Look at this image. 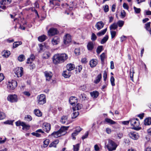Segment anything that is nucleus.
Masks as SVG:
<instances>
[{
	"mask_svg": "<svg viewBox=\"0 0 151 151\" xmlns=\"http://www.w3.org/2000/svg\"><path fill=\"white\" fill-rule=\"evenodd\" d=\"M60 38L57 36H55L52 40V42L53 45H57L59 42Z\"/></svg>",
	"mask_w": 151,
	"mask_h": 151,
	"instance_id": "f3484780",
	"label": "nucleus"
},
{
	"mask_svg": "<svg viewBox=\"0 0 151 151\" xmlns=\"http://www.w3.org/2000/svg\"><path fill=\"white\" fill-rule=\"evenodd\" d=\"M118 27L117 24L116 23H114L112 24L110 26V29L115 30Z\"/></svg>",
	"mask_w": 151,
	"mask_h": 151,
	"instance_id": "f704fd0d",
	"label": "nucleus"
},
{
	"mask_svg": "<svg viewBox=\"0 0 151 151\" xmlns=\"http://www.w3.org/2000/svg\"><path fill=\"white\" fill-rule=\"evenodd\" d=\"M50 142V140L48 139H45L43 142V147H47L49 145Z\"/></svg>",
	"mask_w": 151,
	"mask_h": 151,
	"instance_id": "a19ab883",
	"label": "nucleus"
},
{
	"mask_svg": "<svg viewBox=\"0 0 151 151\" xmlns=\"http://www.w3.org/2000/svg\"><path fill=\"white\" fill-rule=\"evenodd\" d=\"M66 68L67 70L70 71L74 69L75 66L73 64L69 63L66 65Z\"/></svg>",
	"mask_w": 151,
	"mask_h": 151,
	"instance_id": "aec40b11",
	"label": "nucleus"
},
{
	"mask_svg": "<svg viewBox=\"0 0 151 151\" xmlns=\"http://www.w3.org/2000/svg\"><path fill=\"white\" fill-rule=\"evenodd\" d=\"M22 44V42L21 41L15 42L13 44V48H15L18 47L19 45Z\"/></svg>",
	"mask_w": 151,
	"mask_h": 151,
	"instance_id": "c9c22d12",
	"label": "nucleus"
},
{
	"mask_svg": "<svg viewBox=\"0 0 151 151\" xmlns=\"http://www.w3.org/2000/svg\"><path fill=\"white\" fill-rule=\"evenodd\" d=\"M59 141L58 139H56L52 142L49 145L50 147H56V145L59 143Z\"/></svg>",
	"mask_w": 151,
	"mask_h": 151,
	"instance_id": "c85d7f7f",
	"label": "nucleus"
},
{
	"mask_svg": "<svg viewBox=\"0 0 151 151\" xmlns=\"http://www.w3.org/2000/svg\"><path fill=\"white\" fill-rule=\"evenodd\" d=\"M10 54V52L9 51H6L4 52V53L3 55L4 57L8 58Z\"/></svg>",
	"mask_w": 151,
	"mask_h": 151,
	"instance_id": "49530a36",
	"label": "nucleus"
},
{
	"mask_svg": "<svg viewBox=\"0 0 151 151\" xmlns=\"http://www.w3.org/2000/svg\"><path fill=\"white\" fill-rule=\"evenodd\" d=\"M126 15V13L124 10L122 11L121 12V17L122 18L124 17Z\"/></svg>",
	"mask_w": 151,
	"mask_h": 151,
	"instance_id": "13d9d810",
	"label": "nucleus"
},
{
	"mask_svg": "<svg viewBox=\"0 0 151 151\" xmlns=\"http://www.w3.org/2000/svg\"><path fill=\"white\" fill-rule=\"evenodd\" d=\"M130 121L131 126H133L132 129L137 131L141 129V127H139L140 123L139 121L137 118H133L130 119Z\"/></svg>",
	"mask_w": 151,
	"mask_h": 151,
	"instance_id": "f03ea898",
	"label": "nucleus"
},
{
	"mask_svg": "<svg viewBox=\"0 0 151 151\" xmlns=\"http://www.w3.org/2000/svg\"><path fill=\"white\" fill-rule=\"evenodd\" d=\"M105 121L107 123L111 124H115L116 123V122L112 119L108 118H106L105 119Z\"/></svg>",
	"mask_w": 151,
	"mask_h": 151,
	"instance_id": "2f4dec72",
	"label": "nucleus"
},
{
	"mask_svg": "<svg viewBox=\"0 0 151 151\" xmlns=\"http://www.w3.org/2000/svg\"><path fill=\"white\" fill-rule=\"evenodd\" d=\"M51 135L54 137L57 138L60 136H61V133H60L58 131L56 132H53L51 134Z\"/></svg>",
	"mask_w": 151,
	"mask_h": 151,
	"instance_id": "5701e85b",
	"label": "nucleus"
},
{
	"mask_svg": "<svg viewBox=\"0 0 151 151\" xmlns=\"http://www.w3.org/2000/svg\"><path fill=\"white\" fill-rule=\"evenodd\" d=\"M104 24L102 21H99L96 23L95 27L96 29L99 30L102 29L104 27Z\"/></svg>",
	"mask_w": 151,
	"mask_h": 151,
	"instance_id": "dca6fc26",
	"label": "nucleus"
},
{
	"mask_svg": "<svg viewBox=\"0 0 151 151\" xmlns=\"http://www.w3.org/2000/svg\"><path fill=\"white\" fill-rule=\"evenodd\" d=\"M129 135L130 138L134 140L137 139L139 137L138 134L135 132H131Z\"/></svg>",
	"mask_w": 151,
	"mask_h": 151,
	"instance_id": "9d476101",
	"label": "nucleus"
},
{
	"mask_svg": "<svg viewBox=\"0 0 151 151\" xmlns=\"http://www.w3.org/2000/svg\"><path fill=\"white\" fill-rule=\"evenodd\" d=\"M150 23L151 22H147V23L145 24V28L147 30H148L151 29L150 28Z\"/></svg>",
	"mask_w": 151,
	"mask_h": 151,
	"instance_id": "6e6d98bb",
	"label": "nucleus"
},
{
	"mask_svg": "<svg viewBox=\"0 0 151 151\" xmlns=\"http://www.w3.org/2000/svg\"><path fill=\"white\" fill-rule=\"evenodd\" d=\"M109 37L108 35H106L101 40V43L103 44L105 43L108 39Z\"/></svg>",
	"mask_w": 151,
	"mask_h": 151,
	"instance_id": "e433bc0d",
	"label": "nucleus"
},
{
	"mask_svg": "<svg viewBox=\"0 0 151 151\" xmlns=\"http://www.w3.org/2000/svg\"><path fill=\"white\" fill-rule=\"evenodd\" d=\"M144 124L145 125H149L151 124V118L148 117L144 120Z\"/></svg>",
	"mask_w": 151,
	"mask_h": 151,
	"instance_id": "393cba45",
	"label": "nucleus"
},
{
	"mask_svg": "<svg viewBox=\"0 0 151 151\" xmlns=\"http://www.w3.org/2000/svg\"><path fill=\"white\" fill-rule=\"evenodd\" d=\"M107 28H106L100 32H98L97 34V35L98 36L100 37L104 35L107 31Z\"/></svg>",
	"mask_w": 151,
	"mask_h": 151,
	"instance_id": "72a5a7b5",
	"label": "nucleus"
},
{
	"mask_svg": "<svg viewBox=\"0 0 151 151\" xmlns=\"http://www.w3.org/2000/svg\"><path fill=\"white\" fill-rule=\"evenodd\" d=\"M50 55L51 54L50 52H45L43 54L42 57L43 59H47L50 57Z\"/></svg>",
	"mask_w": 151,
	"mask_h": 151,
	"instance_id": "4be33fe9",
	"label": "nucleus"
},
{
	"mask_svg": "<svg viewBox=\"0 0 151 151\" xmlns=\"http://www.w3.org/2000/svg\"><path fill=\"white\" fill-rule=\"evenodd\" d=\"M115 79L113 76H111L110 78V82L112 86H115V84L114 83Z\"/></svg>",
	"mask_w": 151,
	"mask_h": 151,
	"instance_id": "09e8293b",
	"label": "nucleus"
},
{
	"mask_svg": "<svg viewBox=\"0 0 151 151\" xmlns=\"http://www.w3.org/2000/svg\"><path fill=\"white\" fill-rule=\"evenodd\" d=\"M44 74L46 78V81H49L51 79L52 76V73L46 71L44 72Z\"/></svg>",
	"mask_w": 151,
	"mask_h": 151,
	"instance_id": "2eb2a0df",
	"label": "nucleus"
},
{
	"mask_svg": "<svg viewBox=\"0 0 151 151\" xmlns=\"http://www.w3.org/2000/svg\"><path fill=\"white\" fill-rule=\"evenodd\" d=\"M25 119L27 121H30L32 120V117L31 116L28 115L25 117Z\"/></svg>",
	"mask_w": 151,
	"mask_h": 151,
	"instance_id": "bf43d9fd",
	"label": "nucleus"
},
{
	"mask_svg": "<svg viewBox=\"0 0 151 151\" xmlns=\"http://www.w3.org/2000/svg\"><path fill=\"white\" fill-rule=\"evenodd\" d=\"M79 113L78 111H74L72 115V118L74 119L76 118L79 115Z\"/></svg>",
	"mask_w": 151,
	"mask_h": 151,
	"instance_id": "37998d69",
	"label": "nucleus"
},
{
	"mask_svg": "<svg viewBox=\"0 0 151 151\" xmlns=\"http://www.w3.org/2000/svg\"><path fill=\"white\" fill-rule=\"evenodd\" d=\"M97 64V61L96 60L92 59L90 62V65L91 67H95Z\"/></svg>",
	"mask_w": 151,
	"mask_h": 151,
	"instance_id": "b1692460",
	"label": "nucleus"
},
{
	"mask_svg": "<svg viewBox=\"0 0 151 151\" xmlns=\"http://www.w3.org/2000/svg\"><path fill=\"white\" fill-rule=\"evenodd\" d=\"M59 33L58 31L56 28H50L48 32V34L49 36H52L57 34Z\"/></svg>",
	"mask_w": 151,
	"mask_h": 151,
	"instance_id": "0eeeda50",
	"label": "nucleus"
},
{
	"mask_svg": "<svg viewBox=\"0 0 151 151\" xmlns=\"http://www.w3.org/2000/svg\"><path fill=\"white\" fill-rule=\"evenodd\" d=\"M90 95L93 98H96L98 97L99 93L97 91H93L90 93Z\"/></svg>",
	"mask_w": 151,
	"mask_h": 151,
	"instance_id": "a878e982",
	"label": "nucleus"
},
{
	"mask_svg": "<svg viewBox=\"0 0 151 151\" xmlns=\"http://www.w3.org/2000/svg\"><path fill=\"white\" fill-rule=\"evenodd\" d=\"M124 21L122 20H119L117 22V26L118 25L119 27H121L123 26L124 24Z\"/></svg>",
	"mask_w": 151,
	"mask_h": 151,
	"instance_id": "a18cd8bd",
	"label": "nucleus"
},
{
	"mask_svg": "<svg viewBox=\"0 0 151 151\" xmlns=\"http://www.w3.org/2000/svg\"><path fill=\"white\" fill-rule=\"evenodd\" d=\"M123 136V134L122 133H119L117 134V137L119 139H121Z\"/></svg>",
	"mask_w": 151,
	"mask_h": 151,
	"instance_id": "774afa93",
	"label": "nucleus"
},
{
	"mask_svg": "<svg viewBox=\"0 0 151 151\" xmlns=\"http://www.w3.org/2000/svg\"><path fill=\"white\" fill-rule=\"evenodd\" d=\"M8 101L11 102H15L17 101L18 99L16 95H10L8 96L7 98Z\"/></svg>",
	"mask_w": 151,
	"mask_h": 151,
	"instance_id": "6e6552de",
	"label": "nucleus"
},
{
	"mask_svg": "<svg viewBox=\"0 0 151 151\" xmlns=\"http://www.w3.org/2000/svg\"><path fill=\"white\" fill-rule=\"evenodd\" d=\"M78 134V133L75 130L74 132L72 134V136L73 139H76L75 136H76Z\"/></svg>",
	"mask_w": 151,
	"mask_h": 151,
	"instance_id": "5fc2aeb1",
	"label": "nucleus"
},
{
	"mask_svg": "<svg viewBox=\"0 0 151 151\" xmlns=\"http://www.w3.org/2000/svg\"><path fill=\"white\" fill-rule=\"evenodd\" d=\"M144 14L146 15H151V11L148 10H145L144 12Z\"/></svg>",
	"mask_w": 151,
	"mask_h": 151,
	"instance_id": "603ef678",
	"label": "nucleus"
},
{
	"mask_svg": "<svg viewBox=\"0 0 151 151\" xmlns=\"http://www.w3.org/2000/svg\"><path fill=\"white\" fill-rule=\"evenodd\" d=\"M101 73L99 74L96 77L95 80L94 81V83L96 84L98 83L101 80Z\"/></svg>",
	"mask_w": 151,
	"mask_h": 151,
	"instance_id": "bb28decb",
	"label": "nucleus"
},
{
	"mask_svg": "<svg viewBox=\"0 0 151 151\" xmlns=\"http://www.w3.org/2000/svg\"><path fill=\"white\" fill-rule=\"evenodd\" d=\"M68 70L64 71L63 73V76L65 78L69 77L71 75V73Z\"/></svg>",
	"mask_w": 151,
	"mask_h": 151,
	"instance_id": "412c9836",
	"label": "nucleus"
},
{
	"mask_svg": "<svg viewBox=\"0 0 151 151\" xmlns=\"http://www.w3.org/2000/svg\"><path fill=\"white\" fill-rule=\"evenodd\" d=\"M68 58V55L65 53H57L53 56L52 58V62L54 64L57 65L64 63Z\"/></svg>",
	"mask_w": 151,
	"mask_h": 151,
	"instance_id": "f257e3e1",
	"label": "nucleus"
},
{
	"mask_svg": "<svg viewBox=\"0 0 151 151\" xmlns=\"http://www.w3.org/2000/svg\"><path fill=\"white\" fill-rule=\"evenodd\" d=\"M80 99L81 101H85L87 99L86 95L85 94H81L79 96Z\"/></svg>",
	"mask_w": 151,
	"mask_h": 151,
	"instance_id": "4c0bfd02",
	"label": "nucleus"
},
{
	"mask_svg": "<svg viewBox=\"0 0 151 151\" xmlns=\"http://www.w3.org/2000/svg\"><path fill=\"white\" fill-rule=\"evenodd\" d=\"M94 44L92 42H89L87 45V47L88 50L91 51L94 48Z\"/></svg>",
	"mask_w": 151,
	"mask_h": 151,
	"instance_id": "a211bd4d",
	"label": "nucleus"
},
{
	"mask_svg": "<svg viewBox=\"0 0 151 151\" xmlns=\"http://www.w3.org/2000/svg\"><path fill=\"white\" fill-rule=\"evenodd\" d=\"M105 53L104 52L102 53L100 55V58L101 61L102 62H104V59L105 58Z\"/></svg>",
	"mask_w": 151,
	"mask_h": 151,
	"instance_id": "de8ad7c7",
	"label": "nucleus"
},
{
	"mask_svg": "<svg viewBox=\"0 0 151 151\" xmlns=\"http://www.w3.org/2000/svg\"><path fill=\"white\" fill-rule=\"evenodd\" d=\"M82 107V105L80 104H78L75 107L74 110H79L81 109Z\"/></svg>",
	"mask_w": 151,
	"mask_h": 151,
	"instance_id": "c03bdc74",
	"label": "nucleus"
},
{
	"mask_svg": "<svg viewBox=\"0 0 151 151\" xmlns=\"http://www.w3.org/2000/svg\"><path fill=\"white\" fill-rule=\"evenodd\" d=\"M103 47L102 46H99L97 47L96 49V52L98 54H99L103 50Z\"/></svg>",
	"mask_w": 151,
	"mask_h": 151,
	"instance_id": "ea45409f",
	"label": "nucleus"
},
{
	"mask_svg": "<svg viewBox=\"0 0 151 151\" xmlns=\"http://www.w3.org/2000/svg\"><path fill=\"white\" fill-rule=\"evenodd\" d=\"M34 113L37 116L40 117L42 115V112L39 109H35L34 110Z\"/></svg>",
	"mask_w": 151,
	"mask_h": 151,
	"instance_id": "7c9ffc66",
	"label": "nucleus"
},
{
	"mask_svg": "<svg viewBox=\"0 0 151 151\" xmlns=\"http://www.w3.org/2000/svg\"><path fill=\"white\" fill-rule=\"evenodd\" d=\"M24 122H21L20 121H18L16 122L15 123L16 125L17 126H21L22 123H23Z\"/></svg>",
	"mask_w": 151,
	"mask_h": 151,
	"instance_id": "338daca9",
	"label": "nucleus"
},
{
	"mask_svg": "<svg viewBox=\"0 0 151 151\" xmlns=\"http://www.w3.org/2000/svg\"><path fill=\"white\" fill-rule=\"evenodd\" d=\"M37 99L38 103L40 104H43L46 102L45 96L44 94H42L38 96Z\"/></svg>",
	"mask_w": 151,
	"mask_h": 151,
	"instance_id": "39448f33",
	"label": "nucleus"
},
{
	"mask_svg": "<svg viewBox=\"0 0 151 151\" xmlns=\"http://www.w3.org/2000/svg\"><path fill=\"white\" fill-rule=\"evenodd\" d=\"M31 134L33 136H35L37 137H41V134L38 133L37 132H33L31 133Z\"/></svg>",
	"mask_w": 151,
	"mask_h": 151,
	"instance_id": "4d7b16f0",
	"label": "nucleus"
},
{
	"mask_svg": "<svg viewBox=\"0 0 151 151\" xmlns=\"http://www.w3.org/2000/svg\"><path fill=\"white\" fill-rule=\"evenodd\" d=\"M17 82L14 80L9 82L7 85V88L9 90H14L17 86Z\"/></svg>",
	"mask_w": 151,
	"mask_h": 151,
	"instance_id": "20e7f679",
	"label": "nucleus"
},
{
	"mask_svg": "<svg viewBox=\"0 0 151 151\" xmlns=\"http://www.w3.org/2000/svg\"><path fill=\"white\" fill-rule=\"evenodd\" d=\"M22 129L25 130H28L30 127V126L29 125L26 124L24 122L22 123Z\"/></svg>",
	"mask_w": 151,
	"mask_h": 151,
	"instance_id": "c756f323",
	"label": "nucleus"
},
{
	"mask_svg": "<svg viewBox=\"0 0 151 151\" xmlns=\"http://www.w3.org/2000/svg\"><path fill=\"white\" fill-rule=\"evenodd\" d=\"M42 127L43 129L47 132H48L51 128L50 124L47 123H44L42 125Z\"/></svg>",
	"mask_w": 151,
	"mask_h": 151,
	"instance_id": "ddd939ff",
	"label": "nucleus"
},
{
	"mask_svg": "<svg viewBox=\"0 0 151 151\" xmlns=\"http://www.w3.org/2000/svg\"><path fill=\"white\" fill-rule=\"evenodd\" d=\"M61 122L63 124H68L69 123L68 117L67 116H62L60 120Z\"/></svg>",
	"mask_w": 151,
	"mask_h": 151,
	"instance_id": "4468645a",
	"label": "nucleus"
},
{
	"mask_svg": "<svg viewBox=\"0 0 151 151\" xmlns=\"http://www.w3.org/2000/svg\"><path fill=\"white\" fill-rule=\"evenodd\" d=\"M62 6L64 8H66L67 9H68L69 11L72 10L74 7V5L73 2H70L69 5L67 4H63Z\"/></svg>",
	"mask_w": 151,
	"mask_h": 151,
	"instance_id": "9b49d317",
	"label": "nucleus"
},
{
	"mask_svg": "<svg viewBox=\"0 0 151 151\" xmlns=\"http://www.w3.org/2000/svg\"><path fill=\"white\" fill-rule=\"evenodd\" d=\"M11 2V0H2L0 1V4L2 5H7L10 4Z\"/></svg>",
	"mask_w": 151,
	"mask_h": 151,
	"instance_id": "473e14b6",
	"label": "nucleus"
},
{
	"mask_svg": "<svg viewBox=\"0 0 151 151\" xmlns=\"http://www.w3.org/2000/svg\"><path fill=\"white\" fill-rule=\"evenodd\" d=\"M103 78H104V80L105 81L106 80L107 77V74L106 72V71H104V72L103 73Z\"/></svg>",
	"mask_w": 151,
	"mask_h": 151,
	"instance_id": "680f3d73",
	"label": "nucleus"
},
{
	"mask_svg": "<svg viewBox=\"0 0 151 151\" xmlns=\"http://www.w3.org/2000/svg\"><path fill=\"white\" fill-rule=\"evenodd\" d=\"M5 114L3 112L0 111V120H2L5 118Z\"/></svg>",
	"mask_w": 151,
	"mask_h": 151,
	"instance_id": "8fccbe9b",
	"label": "nucleus"
},
{
	"mask_svg": "<svg viewBox=\"0 0 151 151\" xmlns=\"http://www.w3.org/2000/svg\"><path fill=\"white\" fill-rule=\"evenodd\" d=\"M47 38V37L46 36L43 35L39 37L38 38V40L40 42H42L44 41Z\"/></svg>",
	"mask_w": 151,
	"mask_h": 151,
	"instance_id": "cd10ccee",
	"label": "nucleus"
},
{
	"mask_svg": "<svg viewBox=\"0 0 151 151\" xmlns=\"http://www.w3.org/2000/svg\"><path fill=\"white\" fill-rule=\"evenodd\" d=\"M91 39L93 41H95L97 37L94 33H93L92 34Z\"/></svg>",
	"mask_w": 151,
	"mask_h": 151,
	"instance_id": "3c124183",
	"label": "nucleus"
},
{
	"mask_svg": "<svg viewBox=\"0 0 151 151\" xmlns=\"http://www.w3.org/2000/svg\"><path fill=\"white\" fill-rule=\"evenodd\" d=\"M104 11L105 12H108L109 10V6L108 5H106L104 7Z\"/></svg>",
	"mask_w": 151,
	"mask_h": 151,
	"instance_id": "69168bd1",
	"label": "nucleus"
},
{
	"mask_svg": "<svg viewBox=\"0 0 151 151\" xmlns=\"http://www.w3.org/2000/svg\"><path fill=\"white\" fill-rule=\"evenodd\" d=\"M14 71L18 77H21L23 74V68L22 67H17L15 69Z\"/></svg>",
	"mask_w": 151,
	"mask_h": 151,
	"instance_id": "423d86ee",
	"label": "nucleus"
},
{
	"mask_svg": "<svg viewBox=\"0 0 151 151\" xmlns=\"http://www.w3.org/2000/svg\"><path fill=\"white\" fill-rule=\"evenodd\" d=\"M69 102L70 104L72 105L75 104L77 102V100L76 97L74 96H71L69 99Z\"/></svg>",
	"mask_w": 151,
	"mask_h": 151,
	"instance_id": "6ab92c4d",
	"label": "nucleus"
},
{
	"mask_svg": "<svg viewBox=\"0 0 151 151\" xmlns=\"http://www.w3.org/2000/svg\"><path fill=\"white\" fill-rule=\"evenodd\" d=\"M88 135V132H86L85 134L82 136V139H84L87 137Z\"/></svg>",
	"mask_w": 151,
	"mask_h": 151,
	"instance_id": "0e129e2a",
	"label": "nucleus"
},
{
	"mask_svg": "<svg viewBox=\"0 0 151 151\" xmlns=\"http://www.w3.org/2000/svg\"><path fill=\"white\" fill-rule=\"evenodd\" d=\"M14 121L8 120L5 122H4V123L5 124H8L10 125H12Z\"/></svg>",
	"mask_w": 151,
	"mask_h": 151,
	"instance_id": "864d4df0",
	"label": "nucleus"
},
{
	"mask_svg": "<svg viewBox=\"0 0 151 151\" xmlns=\"http://www.w3.org/2000/svg\"><path fill=\"white\" fill-rule=\"evenodd\" d=\"M111 38H114L116 36V32L115 31H110Z\"/></svg>",
	"mask_w": 151,
	"mask_h": 151,
	"instance_id": "e2e57ef3",
	"label": "nucleus"
},
{
	"mask_svg": "<svg viewBox=\"0 0 151 151\" xmlns=\"http://www.w3.org/2000/svg\"><path fill=\"white\" fill-rule=\"evenodd\" d=\"M133 8L135 12L136 13L138 14L140 12L141 9L140 8H137L135 6H134Z\"/></svg>",
	"mask_w": 151,
	"mask_h": 151,
	"instance_id": "052dcab7",
	"label": "nucleus"
},
{
	"mask_svg": "<svg viewBox=\"0 0 151 151\" xmlns=\"http://www.w3.org/2000/svg\"><path fill=\"white\" fill-rule=\"evenodd\" d=\"M108 143L106 145L109 151L115 150L118 145L113 141L110 139H108Z\"/></svg>",
	"mask_w": 151,
	"mask_h": 151,
	"instance_id": "7ed1b4c3",
	"label": "nucleus"
},
{
	"mask_svg": "<svg viewBox=\"0 0 151 151\" xmlns=\"http://www.w3.org/2000/svg\"><path fill=\"white\" fill-rule=\"evenodd\" d=\"M63 42L65 44L67 45L70 42L71 40V36L69 34H66L63 37Z\"/></svg>",
	"mask_w": 151,
	"mask_h": 151,
	"instance_id": "1a4fd4ad",
	"label": "nucleus"
},
{
	"mask_svg": "<svg viewBox=\"0 0 151 151\" xmlns=\"http://www.w3.org/2000/svg\"><path fill=\"white\" fill-rule=\"evenodd\" d=\"M69 127H62L60 129L58 130L60 133H61V136L65 135L66 133V131L68 128Z\"/></svg>",
	"mask_w": 151,
	"mask_h": 151,
	"instance_id": "f8f14e48",
	"label": "nucleus"
},
{
	"mask_svg": "<svg viewBox=\"0 0 151 151\" xmlns=\"http://www.w3.org/2000/svg\"><path fill=\"white\" fill-rule=\"evenodd\" d=\"M25 59V56L24 55H21L18 57V59L20 62L23 61Z\"/></svg>",
	"mask_w": 151,
	"mask_h": 151,
	"instance_id": "58836bf2",
	"label": "nucleus"
},
{
	"mask_svg": "<svg viewBox=\"0 0 151 151\" xmlns=\"http://www.w3.org/2000/svg\"><path fill=\"white\" fill-rule=\"evenodd\" d=\"M80 147V144H77L73 145V149L74 151H78L79 150Z\"/></svg>",
	"mask_w": 151,
	"mask_h": 151,
	"instance_id": "79ce46f5",
	"label": "nucleus"
}]
</instances>
